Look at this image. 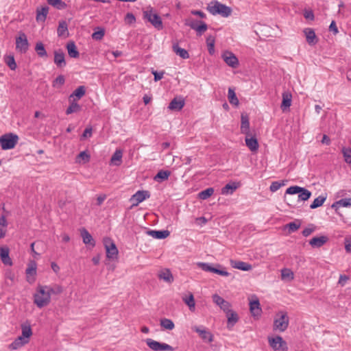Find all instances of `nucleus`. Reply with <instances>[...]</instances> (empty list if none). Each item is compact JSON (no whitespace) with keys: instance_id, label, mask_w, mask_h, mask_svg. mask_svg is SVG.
Here are the masks:
<instances>
[{"instance_id":"f257e3e1","label":"nucleus","mask_w":351,"mask_h":351,"mask_svg":"<svg viewBox=\"0 0 351 351\" xmlns=\"http://www.w3.org/2000/svg\"><path fill=\"white\" fill-rule=\"evenodd\" d=\"M208 11L213 15H221L228 17L232 14V8L217 1H211L207 6Z\"/></svg>"},{"instance_id":"f03ea898","label":"nucleus","mask_w":351,"mask_h":351,"mask_svg":"<svg viewBox=\"0 0 351 351\" xmlns=\"http://www.w3.org/2000/svg\"><path fill=\"white\" fill-rule=\"evenodd\" d=\"M51 301L49 293L44 286H38L36 292L34 295V302L37 307L41 308L47 306Z\"/></svg>"},{"instance_id":"7ed1b4c3","label":"nucleus","mask_w":351,"mask_h":351,"mask_svg":"<svg viewBox=\"0 0 351 351\" xmlns=\"http://www.w3.org/2000/svg\"><path fill=\"white\" fill-rule=\"evenodd\" d=\"M289 319L287 312L280 311L274 317L273 330L275 331L284 332L288 328Z\"/></svg>"},{"instance_id":"20e7f679","label":"nucleus","mask_w":351,"mask_h":351,"mask_svg":"<svg viewBox=\"0 0 351 351\" xmlns=\"http://www.w3.org/2000/svg\"><path fill=\"white\" fill-rule=\"evenodd\" d=\"M19 141V136L14 133H7L0 136V145L3 150L13 149Z\"/></svg>"},{"instance_id":"39448f33","label":"nucleus","mask_w":351,"mask_h":351,"mask_svg":"<svg viewBox=\"0 0 351 351\" xmlns=\"http://www.w3.org/2000/svg\"><path fill=\"white\" fill-rule=\"evenodd\" d=\"M143 17L157 29L160 30L163 28L161 18L158 14L153 12L152 8H149L143 12Z\"/></svg>"},{"instance_id":"423d86ee","label":"nucleus","mask_w":351,"mask_h":351,"mask_svg":"<svg viewBox=\"0 0 351 351\" xmlns=\"http://www.w3.org/2000/svg\"><path fill=\"white\" fill-rule=\"evenodd\" d=\"M285 194L295 195L298 194V201H306L311 196V192L304 187L299 186H291L289 187Z\"/></svg>"},{"instance_id":"0eeeda50","label":"nucleus","mask_w":351,"mask_h":351,"mask_svg":"<svg viewBox=\"0 0 351 351\" xmlns=\"http://www.w3.org/2000/svg\"><path fill=\"white\" fill-rule=\"evenodd\" d=\"M147 346L154 351H174V348L165 343H160L152 339H147Z\"/></svg>"},{"instance_id":"6e6552de","label":"nucleus","mask_w":351,"mask_h":351,"mask_svg":"<svg viewBox=\"0 0 351 351\" xmlns=\"http://www.w3.org/2000/svg\"><path fill=\"white\" fill-rule=\"evenodd\" d=\"M269 345L274 350L285 351L287 350V346L285 341L280 336L268 338Z\"/></svg>"},{"instance_id":"1a4fd4ad","label":"nucleus","mask_w":351,"mask_h":351,"mask_svg":"<svg viewBox=\"0 0 351 351\" xmlns=\"http://www.w3.org/2000/svg\"><path fill=\"white\" fill-rule=\"evenodd\" d=\"M29 48V43L27 36L23 32H20L18 37L16 38V49L21 53H25Z\"/></svg>"},{"instance_id":"9d476101","label":"nucleus","mask_w":351,"mask_h":351,"mask_svg":"<svg viewBox=\"0 0 351 351\" xmlns=\"http://www.w3.org/2000/svg\"><path fill=\"white\" fill-rule=\"evenodd\" d=\"M104 243L106 251V256L109 259H114L118 255V250L115 243L110 239L105 238Z\"/></svg>"},{"instance_id":"9b49d317","label":"nucleus","mask_w":351,"mask_h":351,"mask_svg":"<svg viewBox=\"0 0 351 351\" xmlns=\"http://www.w3.org/2000/svg\"><path fill=\"white\" fill-rule=\"evenodd\" d=\"M192 330L198 333V335L203 341L208 343H210L213 341V334L204 326H194L192 327Z\"/></svg>"},{"instance_id":"f8f14e48","label":"nucleus","mask_w":351,"mask_h":351,"mask_svg":"<svg viewBox=\"0 0 351 351\" xmlns=\"http://www.w3.org/2000/svg\"><path fill=\"white\" fill-rule=\"evenodd\" d=\"M37 264L34 261H31L25 270L27 281L32 284L35 282L36 275Z\"/></svg>"},{"instance_id":"ddd939ff","label":"nucleus","mask_w":351,"mask_h":351,"mask_svg":"<svg viewBox=\"0 0 351 351\" xmlns=\"http://www.w3.org/2000/svg\"><path fill=\"white\" fill-rule=\"evenodd\" d=\"M150 197V193L147 191H138L134 193L130 201L132 202V206H135Z\"/></svg>"},{"instance_id":"4468645a","label":"nucleus","mask_w":351,"mask_h":351,"mask_svg":"<svg viewBox=\"0 0 351 351\" xmlns=\"http://www.w3.org/2000/svg\"><path fill=\"white\" fill-rule=\"evenodd\" d=\"M223 61L232 68H237L239 65V60L236 56L231 51H226L222 54Z\"/></svg>"},{"instance_id":"2eb2a0df","label":"nucleus","mask_w":351,"mask_h":351,"mask_svg":"<svg viewBox=\"0 0 351 351\" xmlns=\"http://www.w3.org/2000/svg\"><path fill=\"white\" fill-rule=\"evenodd\" d=\"M213 300L225 312L228 311L230 308V304L217 294L213 295Z\"/></svg>"},{"instance_id":"dca6fc26","label":"nucleus","mask_w":351,"mask_h":351,"mask_svg":"<svg viewBox=\"0 0 351 351\" xmlns=\"http://www.w3.org/2000/svg\"><path fill=\"white\" fill-rule=\"evenodd\" d=\"M304 33L306 36V42L310 45H314L317 43V38L315 35V31L311 28H306L304 29Z\"/></svg>"},{"instance_id":"f3484780","label":"nucleus","mask_w":351,"mask_h":351,"mask_svg":"<svg viewBox=\"0 0 351 351\" xmlns=\"http://www.w3.org/2000/svg\"><path fill=\"white\" fill-rule=\"evenodd\" d=\"M241 132L245 135H250V121L246 114H242L241 117Z\"/></svg>"},{"instance_id":"a211bd4d","label":"nucleus","mask_w":351,"mask_h":351,"mask_svg":"<svg viewBox=\"0 0 351 351\" xmlns=\"http://www.w3.org/2000/svg\"><path fill=\"white\" fill-rule=\"evenodd\" d=\"M230 265L233 268L242 271H247L252 269V265L250 264L240 261L231 260Z\"/></svg>"},{"instance_id":"6ab92c4d","label":"nucleus","mask_w":351,"mask_h":351,"mask_svg":"<svg viewBox=\"0 0 351 351\" xmlns=\"http://www.w3.org/2000/svg\"><path fill=\"white\" fill-rule=\"evenodd\" d=\"M184 106V99L180 98H174L171 100V101L169 103L168 108L171 110H175V111H179Z\"/></svg>"},{"instance_id":"aec40b11","label":"nucleus","mask_w":351,"mask_h":351,"mask_svg":"<svg viewBox=\"0 0 351 351\" xmlns=\"http://www.w3.org/2000/svg\"><path fill=\"white\" fill-rule=\"evenodd\" d=\"M245 144L252 152H256L258 149V143L256 137L246 135Z\"/></svg>"},{"instance_id":"412c9836","label":"nucleus","mask_w":351,"mask_h":351,"mask_svg":"<svg viewBox=\"0 0 351 351\" xmlns=\"http://www.w3.org/2000/svg\"><path fill=\"white\" fill-rule=\"evenodd\" d=\"M226 313L228 318L227 327L230 328L238 322L239 317L236 312L230 309L228 311H226Z\"/></svg>"},{"instance_id":"4be33fe9","label":"nucleus","mask_w":351,"mask_h":351,"mask_svg":"<svg viewBox=\"0 0 351 351\" xmlns=\"http://www.w3.org/2000/svg\"><path fill=\"white\" fill-rule=\"evenodd\" d=\"M86 93V88L84 86H78L73 92L71 93L69 97V101L75 99H80L83 96H84Z\"/></svg>"},{"instance_id":"5701e85b","label":"nucleus","mask_w":351,"mask_h":351,"mask_svg":"<svg viewBox=\"0 0 351 351\" xmlns=\"http://www.w3.org/2000/svg\"><path fill=\"white\" fill-rule=\"evenodd\" d=\"M21 327L22 334L20 337L25 341H29V337L32 335V330L30 324L28 323H24L21 324Z\"/></svg>"},{"instance_id":"b1692460","label":"nucleus","mask_w":351,"mask_h":351,"mask_svg":"<svg viewBox=\"0 0 351 351\" xmlns=\"http://www.w3.org/2000/svg\"><path fill=\"white\" fill-rule=\"evenodd\" d=\"M54 63L58 67H63L66 65L65 56L62 51H56L54 52Z\"/></svg>"},{"instance_id":"393cba45","label":"nucleus","mask_w":351,"mask_h":351,"mask_svg":"<svg viewBox=\"0 0 351 351\" xmlns=\"http://www.w3.org/2000/svg\"><path fill=\"white\" fill-rule=\"evenodd\" d=\"M147 233L153 238L158 239H165L169 235L168 230H148Z\"/></svg>"},{"instance_id":"a878e982","label":"nucleus","mask_w":351,"mask_h":351,"mask_svg":"<svg viewBox=\"0 0 351 351\" xmlns=\"http://www.w3.org/2000/svg\"><path fill=\"white\" fill-rule=\"evenodd\" d=\"M328 241V238L325 236H321L319 237H313L310 240L309 244L313 247H320L324 245Z\"/></svg>"},{"instance_id":"bb28decb","label":"nucleus","mask_w":351,"mask_h":351,"mask_svg":"<svg viewBox=\"0 0 351 351\" xmlns=\"http://www.w3.org/2000/svg\"><path fill=\"white\" fill-rule=\"evenodd\" d=\"M81 236L84 243L86 245H90L92 247L95 246V243L92 235L85 228H82L81 230Z\"/></svg>"},{"instance_id":"cd10ccee","label":"nucleus","mask_w":351,"mask_h":351,"mask_svg":"<svg viewBox=\"0 0 351 351\" xmlns=\"http://www.w3.org/2000/svg\"><path fill=\"white\" fill-rule=\"evenodd\" d=\"M49 12V8L47 6L37 8L36 19L38 21H45Z\"/></svg>"},{"instance_id":"c85d7f7f","label":"nucleus","mask_w":351,"mask_h":351,"mask_svg":"<svg viewBox=\"0 0 351 351\" xmlns=\"http://www.w3.org/2000/svg\"><path fill=\"white\" fill-rule=\"evenodd\" d=\"M238 187L239 184L235 182L227 184L221 189V193L224 195H232Z\"/></svg>"},{"instance_id":"c756f323","label":"nucleus","mask_w":351,"mask_h":351,"mask_svg":"<svg viewBox=\"0 0 351 351\" xmlns=\"http://www.w3.org/2000/svg\"><path fill=\"white\" fill-rule=\"evenodd\" d=\"M158 278L169 283L172 282L173 280V275L168 269L161 270L158 274Z\"/></svg>"},{"instance_id":"7c9ffc66","label":"nucleus","mask_w":351,"mask_h":351,"mask_svg":"<svg viewBox=\"0 0 351 351\" xmlns=\"http://www.w3.org/2000/svg\"><path fill=\"white\" fill-rule=\"evenodd\" d=\"M173 51L176 55L183 59H187L189 58L188 51L186 49L181 48L178 43L173 45Z\"/></svg>"},{"instance_id":"2f4dec72","label":"nucleus","mask_w":351,"mask_h":351,"mask_svg":"<svg viewBox=\"0 0 351 351\" xmlns=\"http://www.w3.org/2000/svg\"><path fill=\"white\" fill-rule=\"evenodd\" d=\"M66 49L68 54L71 58H77L79 57L80 53L74 42L68 43L66 45Z\"/></svg>"},{"instance_id":"473e14b6","label":"nucleus","mask_w":351,"mask_h":351,"mask_svg":"<svg viewBox=\"0 0 351 351\" xmlns=\"http://www.w3.org/2000/svg\"><path fill=\"white\" fill-rule=\"evenodd\" d=\"M291 94L288 92H285L282 94V101L281 104V108L284 111L286 108H288L291 105Z\"/></svg>"},{"instance_id":"72a5a7b5","label":"nucleus","mask_w":351,"mask_h":351,"mask_svg":"<svg viewBox=\"0 0 351 351\" xmlns=\"http://www.w3.org/2000/svg\"><path fill=\"white\" fill-rule=\"evenodd\" d=\"M170 175L171 172L169 171L160 170L154 176V180L156 182H162L165 180H168Z\"/></svg>"},{"instance_id":"f704fd0d","label":"nucleus","mask_w":351,"mask_h":351,"mask_svg":"<svg viewBox=\"0 0 351 351\" xmlns=\"http://www.w3.org/2000/svg\"><path fill=\"white\" fill-rule=\"evenodd\" d=\"M183 302L189 306L191 311L195 309V302L193 293H190L188 296L182 297Z\"/></svg>"},{"instance_id":"c9c22d12","label":"nucleus","mask_w":351,"mask_h":351,"mask_svg":"<svg viewBox=\"0 0 351 351\" xmlns=\"http://www.w3.org/2000/svg\"><path fill=\"white\" fill-rule=\"evenodd\" d=\"M351 206V197L350 198H343L341 199L339 201L335 202L332 204V208L335 209H337L339 207H350Z\"/></svg>"},{"instance_id":"e433bc0d","label":"nucleus","mask_w":351,"mask_h":351,"mask_svg":"<svg viewBox=\"0 0 351 351\" xmlns=\"http://www.w3.org/2000/svg\"><path fill=\"white\" fill-rule=\"evenodd\" d=\"M70 105L66 110V114H70L74 112H77L81 110V106L75 102V99H73V100H71Z\"/></svg>"},{"instance_id":"4c0bfd02","label":"nucleus","mask_w":351,"mask_h":351,"mask_svg":"<svg viewBox=\"0 0 351 351\" xmlns=\"http://www.w3.org/2000/svg\"><path fill=\"white\" fill-rule=\"evenodd\" d=\"M250 309L254 316L259 315L261 313L258 300H254L250 302Z\"/></svg>"},{"instance_id":"58836bf2","label":"nucleus","mask_w":351,"mask_h":351,"mask_svg":"<svg viewBox=\"0 0 351 351\" xmlns=\"http://www.w3.org/2000/svg\"><path fill=\"white\" fill-rule=\"evenodd\" d=\"M0 256L2 262L5 265H11L12 262L9 257V250L5 247L0 248Z\"/></svg>"},{"instance_id":"ea45409f","label":"nucleus","mask_w":351,"mask_h":351,"mask_svg":"<svg viewBox=\"0 0 351 351\" xmlns=\"http://www.w3.org/2000/svg\"><path fill=\"white\" fill-rule=\"evenodd\" d=\"M327 198L326 195H321L314 199L312 204L310 205L311 209L317 208L323 205Z\"/></svg>"},{"instance_id":"a19ab883","label":"nucleus","mask_w":351,"mask_h":351,"mask_svg":"<svg viewBox=\"0 0 351 351\" xmlns=\"http://www.w3.org/2000/svg\"><path fill=\"white\" fill-rule=\"evenodd\" d=\"M27 343L28 341H25L19 336L10 345V348L12 350H16L27 344Z\"/></svg>"},{"instance_id":"79ce46f5","label":"nucleus","mask_w":351,"mask_h":351,"mask_svg":"<svg viewBox=\"0 0 351 351\" xmlns=\"http://www.w3.org/2000/svg\"><path fill=\"white\" fill-rule=\"evenodd\" d=\"M46 288V290L49 293V296L51 295H58L60 294L63 291V289L61 286L55 285L52 287L50 286H44Z\"/></svg>"},{"instance_id":"37998d69","label":"nucleus","mask_w":351,"mask_h":351,"mask_svg":"<svg viewBox=\"0 0 351 351\" xmlns=\"http://www.w3.org/2000/svg\"><path fill=\"white\" fill-rule=\"evenodd\" d=\"M47 3L58 10L65 9L67 6L66 3L62 0H47Z\"/></svg>"},{"instance_id":"c03bdc74","label":"nucleus","mask_w":351,"mask_h":351,"mask_svg":"<svg viewBox=\"0 0 351 351\" xmlns=\"http://www.w3.org/2000/svg\"><path fill=\"white\" fill-rule=\"evenodd\" d=\"M282 280H292L294 278L293 272L288 268H284L281 270Z\"/></svg>"},{"instance_id":"a18cd8bd","label":"nucleus","mask_w":351,"mask_h":351,"mask_svg":"<svg viewBox=\"0 0 351 351\" xmlns=\"http://www.w3.org/2000/svg\"><path fill=\"white\" fill-rule=\"evenodd\" d=\"M123 153L121 150H116L111 158V162L115 165H119L121 162Z\"/></svg>"},{"instance_id":"49530a36","label":"nucleus","mask_w":351,"mask_h":351,"mask_svg":"<svg viewBox=\"0 0 351 351\" xmlns=\"http://www.w3.org/2000/svg\"><path fill=\"white\" fill-rule=\"evenodd\" d=\"M35 51H36L39 57L43 58L47 56V53L45 50V46L41 42H38L36 43L35 47Z\"/></svg>"},{"instance_id":"de8ad7c7","label":"nucleus","mask_w":351,"mask_h":351,"mask_svg":"<svg viewBox=\"0 0 351 351\" xmlns=\"http://www.w3.org/2000/svg\"><path fill=\"white\" fill-rule=\"evenodd\" d=\"M214 193V189L212 187L208 188L199 193L198 197L201 199H206Z\"/></svg>"},{"instance_id":"09e8293b","label":"nucleus","mask_w":351,"mask_h":351,"mask_svg":"<svg viewBox=\"0 0 351 351\" xmlns=\"http://www.w3.org/2000/svg\"><path fill=\"white\" fill-rule=\"evenodd\" d=\"M160 326L165 329L169 330H173L175 327L173 322L167 318H163L160 319Z\"/></svg>"},{"instance_id":"8fccbe9b","label":"nucleus","mask_w":351,"mask_h":351,"mask_svg":"<svg viewBox=\"0 0 351 351\" xmlns=\"http://www.w3.org/2000/svg\"><path fill=\"white\" fill-rule=\"evenodd\" d=\"M68 31L67 23L66 21H62L59 23L57 33L58 36H63Z\"/></svg>"},{"instance_id":"3c124183","label":"nucleus","mask_w":351,"mask_h":351,"mask_svg":"<svg viewBox=\"0 0 351 351\" xmlns=\"http://www.w3.org/2000/svg\"><path fill=\"white\" fill-rule=\"evenodd\" d=\"M228 99L231 104L236 106L239 104V99L237 97L236 93L231 88H229L228 90Z\"/></svg>"},{"instance_id":"603ef678","label":"nucleus","mask_w":351,"mask_h":351,"mask_svg":"<svg viewBox=\"0 0 351 351\" xmlns=\"http://www.w3.org/2000/svg\"><path fill=\"white\" fill-rule=\"evenodd\" d=\"M97 30L92 34V38L95 40H100L104 36L105 31L104 28L97 27Z\"/></svg>"},{"instance_id":"864d4df0","label":"nucleus","mask_w":351,"mask_h":351,"mask_svg":"<svg viewBox=\"0 0 351 351\" xmlns=\"http://www.w3.org/2000/svg\"><path fill=\"white\" fill-rule=\"evenodd\" d=\"M206 43L208 45V50L210 54H213L215 52V38L210 36L206 39Z\"/></svg>"},{"instance_id":"5fc2aeb1","label":"nucleus","mask_w":351,"mask_h":351,"mask_svg":"<svg viewBox=\"0 0 351 351\" xmlns=\"http://www.w3.org/2000/svg\"><path fill=\"white\" fill-rule=\"evenodd\" d=\"M342 154L345 158V161L351 165V148L350 147H343L342 149Z\"/></svg>"},{"instance_id":"6e6d98bb","label":"nucleus","mask_w":351,"mask_h":351,"mask_svg":"<svg viewBox=\"0 0 351 351\" xmlns=\"http://www.w3.org/2000/svg\"><path fill=\"white\" fill-rule=\"evenodd\" d=\"M65 82V78L63 75H58L53 82V87L59 88L62 86Z\"/></svg>"},{"instance_id":"4d7b16f0","label":"nucleus","mask_w":351,"mask_h":351,"mask_svg":"<svg viewBox=\"0 0 351 351\" xmlns=\"http://www.w3.org/2000/svg\"><path fill=\"white\" fill-rule=\"evenodd\" d=\"M198 267L201 268L202 270L205 271L213 272V267L207 263L198 262L197 263Z\"/></svg>"},{"instance_id":"13d9d810","label":"nucleus","mask_w":351,"mask_h":351,"mask_svg":"<svg viewBox=\"0 0 351 351\" xmlns=\"http://www.w3.org/2000/svg\"><path fill=\"white\" fill-rule=\"evenodd\" d=\"M285 184V181H282V182H278V181H275V182H273L270 186H269V189L271 192H276L277 191L281 186H284Z\"/></svg>"},{"instance_id":"bf43d9fd","label":"nucleus","mask_w":351,"mask_h":351,"mask_svg":"<svg viewBox=\"0 0 351 351\" xmlns=\"http://www.w3.org/2000/svg\"><path fill=\"white\" fill-rule=\"evenodd\" d=\"M200 25H198L195 29V31L198 34L201 35L203 32H206L208 29L207 25L202 21H199Z\"/></svg>"},{"instance_id":"052dcab7","label":"nucleus","mask_w":351,"mask_h":351,"mask_svg":"<svg viewBox=\"0 0 351 351\" xmlns=\"http://www.w3.org/2000/svg\"><path fill=\"white\" fill-rule=\"evenodd\" d=\"M300 226V223L295 221L291 222L287 225L289 232H293L296 231L298 229H299Z\"/></svg>"},{"instance_id":"680f3d73","label":"nucleus","mask_w":351,"mask_h":351,"mask_svg":"<svg viewBox=\"0 0 351 351\" xmlns=\"http://www.w3.org/2000/svg\"><path fill=\"white\" fill-rule=\"evenodd\" d=\"M6 63L11 70H15L16 64L13 56H8L7 58Z\"/></svg>"},{"instance_id":"e2e57ef3","label":"nucleus","mask_w":351,"mask_h":351,"mask_svg":"<svg viewBox=\"0 0 351 351\" xmlns=\"http://www.w3.org/2000/svg\"><path fill=\"white\" fill-rule=\"evenodd\" d=\"M213 273L217 274L222 276H228L230 275V274L227 271L224 269H217L215 267H213Z\"/></svg>"},{"instance_id":"0e129e2a","label":"nucleus","mask_w":351,"mask_h":351,"mask_svg":"<svg viewBox=\"0 0 351 351\" xmlns=\"http://www.w3.org/2000/svg\"><path fill=\"white\" fill-rule=\"evenodd\" d=\"M197 23H198V21H194V20H191V21H187L186 22L185 25L189 26L191 29L195 30L197 26L198 25Z\"/></svg>"},{"instance_id":"69168bd1","label":"nucleus","mask_w":351,"mask_h":351,"mask_svg":"<svg viewBox=\"0 0 351 351\" xmlns=\"http://www.w3.org/2000/svg\"><path fill=\"white\" fill-rule=\"evenodd\" d=\"M329 30L330 32H332L335 35H336L339 32L335 21H332L331 22L329 26Z\"/></svg>"},{"instance_id":"338daca9","label":"nucleus","mask_w":351,"mask_h":351,"mask_svg":"<svg viewBox=\"0 0 351 351\" xmlns=\"http://www.w3.org/2000/svg\"><path fill=\"white\" fill-rule=\"evenodd\" d=\"M315 230V228L313 227H308V228H306L303 231H302V235L304 237H308L309 236L312 232H313Z\"/></svg>"},{"instance_id":"774afa93","label":"nucleus","mask_w":351,"mask_h":351,"mask_svg":"<svg viewBox=\"0 0 351 351\" xmlns=\"http://www.w3.org/2000/svg\"><path fill=\"white\" fill-rule=\"evenodd\" d=\"M345 249L347 252H351V238H350L348 239H346Z\"/></svg>"}]
</instances>
